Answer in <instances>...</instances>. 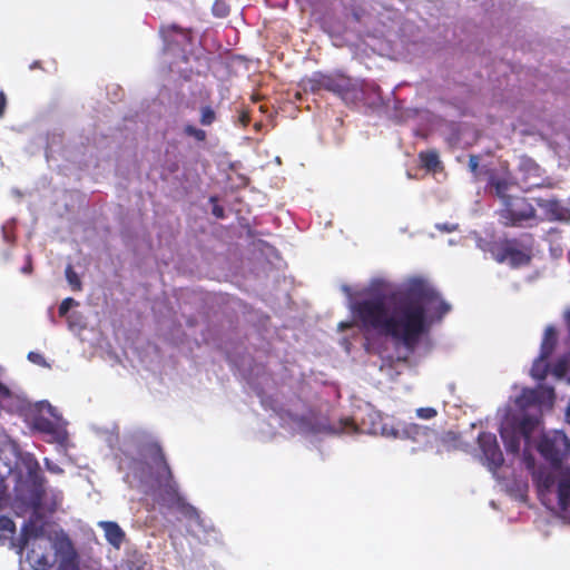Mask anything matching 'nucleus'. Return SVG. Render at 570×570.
<instances>
[{
  "label": "nucleus",
  "mask_w": 570,
  "mask_h": 570,
  "mask_svg": "<svg viewBox=\"0 0 570 570\" xmlns=\"http://www.w3.org/2000/svg\"><path fill=\"white\" fill-rule=\"evenodd\" d=\"M384 284L381 279H373L362 291L342 285L353 321L341 322L340 331L373 330L412 348L433 322L450 311V305L424 276L406 277L391 289H386Z\"/></svg>",
  "instance_id": "1"
},
{
  "label": "nucleus",
  "mask_w": 570,
  "mask_h": 570,
  "mask_svg": "<svg viewBox=\"0 0 570 570\" xmlns=\"http://www.w3.org/2000/svg\"><path fill=\"white\" fill-rule=\"evenodd\" d=\"M554 402V390L546 384L522 389L512 403L498 411L500 434L509 453L523 449L522 461L531 473L541 503L570 523V464L537 463L529 453L535 434L540 433V416Z\"/></svg>",
  "instance_id": "2"
},
{
  "label": "nucleus",
  "mask_w": 570,
  "mask_h": 570,
  "mask_svg": "<svg viewBox=\"0 0 570 570\" xmlns=\"http://www.w3.org/2000/svg\"><path fill=\"white\" fill-rule=\"evenodd\" d=\"M119 469L125 473V482L131 488L187 518L189 531L199 540L209 543L215 539L212 525L178 492L161 449L150 433L139 428L126 432L120 444Z\"/></svg>",
  "instance_id": "3"
},
{
  "label": "nucleus",
  "mask_w": 570,
  "mask_h": 570,
  "mask_svg": "<svg viewBox=\"0 0 570 570\" xmlns=\"http://www.w3.org/2000/svg\"><path fill=\"white\" fill-rule=\"evenodd\" d=\"M26 550V560L35 570H47L55 561L58 570H79L78 554L70 539L61 531L51 533L45 524L29 521L22 528L18 553Z\"/></svg>",
  "instance_id": "4"
},
{
  "label": "nucleus",
  "mask_w": 570,
  "mask_h": 570,
  "mask_svg": "<svg viewBox=\"0 0 570 570\" xmlns=\"http://www.w3.org/2000/svg\"><path fill=\"white\" fill-rule=\"evenodd\" d=\"M271 415V424H279L284 430L292 434H302L306 438L317 435L320 433H342L352 435L360 431V428L350 419H343L338 425L333 430L328 429L325 424L320 423L314 414L298 415L289 411L281 410L275 411ZM362 431L373 435H381L386 439H396L397 424L387 421L380 412L370 411L366 417L362 421Z\"/></svg>",
  "instance_id": "5"
},
{
  "label": "nucleus",
  "mask_w": 570,
  "mask_h": 570,
  "mask_svg": "<svg viewBox=\"0 0 570 570\" xmlns=\"http://www.w3.org/2000/svg\"><path fill=\"white\" fill-rule=\"evenodd\" d=\"M8 449L14 454V466L9 465V471L16 480L17 497L35 510L43 492L39 463L31 453L18 452L16 444H9Z\"/></svg>",
  "instance_id": "6"
},
{
  "label": "nucleus",
  "mask_w": 570,
  "mask_h": 570,
  "mask_svg": "<svg viewBox=\"0 0 570 570\" xmlns=\"http://www.w3.org/2000/svg\"><path fill=\"white\" fill-rule=\"evenodd\" d=\"M491 188L501 198L504 208L500 213L501 222L504 225H531L534 220V209L523 198H511L507 195L509 183L505 179L491 178Z\"/></svg>",
  "instance_id": "7"
},
{
  "label": "nucleus",
  "mask_w": 570,
  "mask_h": 570,
  "mask_svg": "<svg viewBox=\"0 0 570 570\" xmlns=\"http://www.w3.org/2000/svg\"><path fill=\"white\" fill-rule=\"evenodd\" d=\"M35 409L37 415L33 419V426L38 431L51 436L53 441L63 443L68 436L66 430L67 422L63 420L58 409L47 401L38 402Z\"/></svg>",
  "instance_id": "8"
},
{
  "label": "nucleus",
  "mask_w": 570,
  "mask_h": 570,
  "mask_svg": "<svg viewBox=\"0 0 570 570\" xmlns=\"http://www.w3.org/2000/svg\"><path fill=\"white\" fill-rule=\"evenodd\" d=\"M535 446L551 464H561L570 459V441L562 431L552 430L541 433Z\"/></svg>",
  "instance_id": "9"
},
{
  "label": "nucleus",
  "mask_w": 570,
  "mask_h": 570,
  "mask_svg": "<svg viewBox=\"0 0 570 570\" xmlns=\"http://www.w3.org/2000/svg\"><path fill=\"white\" fill-rule=\"evenodd\" d=\"M316 77L321 87L336 94L347 104H354L362 99V86L356 79L343 75H318Z\"/></svg>",
  "instance_id": "10"
},
{
  "label": "nucleus",
  "mask_w": 570,
  "mask_h": 570,
  "mask_svg": "<svg viewBox=\"0 0 570 570\" xmlns=\"http://www.w3.org/2000/svg\"><path fill=\"white\" fill-rule=\"evenodd\" d=\"M478 449L480 450V461L489 469L493 475L503 463V454L500 450L495 434L482 432L478 435Z\"/></svg>",
  "instance_id": "11"
},
{
  "label": "nucleus",
  "mask_w": 570,
  "mask_h": 570,
  "mask_svg": "<svg viewBox=\"0 0 570 570\" xmlns=\"http://www.w3.org/2000/svg\"><path fill=\"white\" fill-rule=\"evenodd\" d=\"M557 341V333L553 326H547L544 330L540 355L534 360L530 374L534 380H543L549 368V364L547 358L550 356L554 348V344Z\"/></svg>",
  "instance_id": "12"
},
{
  "label": "nucleus",
  "mask_w": 570,
  "mask_h": 570,
  "mask_svg": "<svg viewBox=\"0 0 570 570\" xmlns=\"http://www.w3.org/2000/svg\"><path fill=\"white\" fill-rule=\"evenodd\" d=\"M396 433V439H409L424 445L431 443L436 438L435 431L416 423L399 422Z\"/></svg>",
  "instance_id": "13"
},
{
  "label": "nucleus",
  "mask_w": 570,
  "mask_h": 570,
  "mask_svg": "<svg viewBox=\"0 0 570 570\" xmlns=\"http://www.w3.org/2000/svg\"><path fill=\"white\" fill-rule=\"evenodd\" d=\"M495 257L498 262L507 263L512 267L523 266L530 261L529 253L525 249L518 248L512 243H507Z\"/></svg>",
  "instance_id": "14"
},
{
  "label": "nucleus",
  "mask_w": 570,
  "mask_h": 570,
  "mask_svg": "<svg viewBox=\"0 0 570 570\" xmlns=\"http://www.w3.org/2000/svg\"><path fill=\"white\" fill-rule=\"evenodd\" d=\"M98 525L104 530L106 540L116 549L121 547L125 532L112 521H100Z\"/></svg>",
  "instance_id": "15"
},
{
  "label": "nucleus",
  "mask_w": 570,
  "mask_h": 570,
  "mask_svg": "<svg viewBox=\"0 0 570 570\" xmlns=\"http://www.w3.org/2000/svg\"><path fill=\"white\" fill-rule=\"evenodd\" d=\"M539 205L546 209L550 219L554 220H570V210L558 200H542Z\"/></svg>",
  "instance_id": "16"
},
{
  "label": "nucleus",
  "mask_w": 570,
  "mask_h": 570,
  "mask_svg": "<svg viewBox=\"0 0 570 570\" xmlns=\"http://www.w3.org/2000/svg\"><path fill=\"white\" fill-rule=\"evenodd\" d=\"M505 491L515 500L524 502L528 497L529 485L528 482L523 479L508 480L503 484Z\"/></svg>",
  "instance_id": "17"
},
{
  "label": "nucleus",
  "mask_w": 570,
  "mask_h": 570,
  "mask_svg": "<svg viewBox=\"0 0 570 570\" xmlns=\"http://www.w3.org/2000/svg\"><path fill=\"white\" fill-rule=\"evenodd\" d=\"M400 17L397 11L384 8V11L379 13V21L383 27L387 28L389 31H392L397 24Z\"/></svg>",
  "instance_id": "18"
},
{
  "label": "nucleus",
  "mask_w": 570,
  "mask_h": 570,
  "mask_svg": "<svg viewBox=\"0 0 570 570\" xmlns=\"http://www.w3.org/2000/svg\"><path fill=\"white\" fill-rule=\"evenodd\" d=\"M16 532V525L13 521L7 517H0V544H3L7 540H11Z\"/></svg>",
  "instance_id": "19"
},
{
  "label": "nucleus",
  "mask_w": 570,
  "mask_h": 570,
  "mask_svg": "<svg viewBox=\"0 0 570 570\" xmlns=\"http://www.w3.org/2000/svg\"><path fill=\"white\" fill-rule=\"evenodd\" d=\"M86 324V318L79 312H73L68 317V327L76 335L80 334Z\"/></svg>",
  "instance_id": "20"
},
{
  "label": "nucleus",
  "mask_w": 570,
  "mask_h": 570,
  "mask_svg": "<svg viewBox=\"0 0 570 570\" xmlns=\"http://www.w3.org/2000/svg\"><path fill=\"white\" fill-rule=\"evenodd\" d=\"M420 159L422 165L430 170H435L440 163L435 151L421 153Z\"/></svg>",
  "instance_id": "21"
},
{
  "label": "nucleus",
  "mask_w": 570,
  "mask_h": 570,
  "mask_svg": "<svg viewBox=\"0 0 570 570\" xmlns=\"http://www.w3.org/2000/svg\"><path fill=\"white\" fill-rule=\"evenodd\" d=\"M66 278L69 283V285L72 287V289H80L81 287V283H80V279L77 275V273L72 269V267L70 265L67 266L66 268Z\"/></svg>",
  "instance_id": "22"
},
{
  "label": "nucleus",
  "mask_w": 570,
  "mask_h": 570,
  "mask_svg": "<svg viewBox=\"0 0 570 570\" xmlns=\"http://www.w3.org/2000/svg\"><path fill=\"white\" fill-rule=\"evenodd\" d=\"M438 411L434 407H420L416 410V416L421 420H431L436 416Z\"/></svg>",
  "instance_id": "23"
},
{
  "label": "nucleus",
  "mask_w": 570,
  "mask_h": 570,
  "mask_svg": "<svg viewBox=\"0 0 570 570\" xmlns=\"http://www.w3.org/2000/svg\"><path fill=\"white\" fill-rule=\"evenodd\" d=\"M213 12L217 17H225L228 13V8L225 2L217 0L213 6Z\"/></svg>",
  "instance_id": "24"
},
{
  "label": "nucleus",
  "mask_w": 570,
  "mask_h": 570,
  "mask_svg": "<svg viewBox=\"0 0 570 570\" xmlns=\"http://www.w3.org/2000/svg\"><path fill=\"white\" fill-rule=\"evenodd\" d=\"M215 119V114L210 108H203L200 121L203 125L208 126Z\"/></svg>",
  "instance_id": "25"
},
{
  "label": "nucleus",
  "mask_w": 570,
  "mask_h": 570,
  "mask_svg": "<svg viewBox=\"0 0 570 570\" xmlns=\"http://www.w3.org/2000/svg\"><path fill=\"white\" fill-rule=\"evenodd\" d=\"M185 131L187 135L195 137L197 140H204L206 137L204 130L195 128L194 126H186Z\"/></svg>",
  "instance_id": "26"
},
{
  "label": "nucleus",
  "mask_w": 570,
  "mask_h": 570,
  "mask_svg": "<svg viewBox=\"0 0 570 570\" xmlns=\"http://www.w3.org/2000/svg\"><path fill=\"white\" fill-rule=\"evenodd\" d=\"M76 305V301L73 298H66L61 302L60 306H59V314L61 316H65L69 309Z\"/></svg>",
  "instance_id": "27"
},
{
  "label": "nucleus",
  "mask_w": 570,
  "mask_h": 570,
  "mask_svg": "<svg viewBox=\"0 0 570 570\" xmlns=\"http://www.w3.org/2000/svg\"><path fill=\"white\" fill-rule=\"evenodd\" d=\"M479 166V157L478 156H471L469 159V167L472 173H475Z\"/></svg>",
  "instance_id": "28"
},
{
  "label": "nucleus",
  "mask_w": 570,
  "mask_h": 570,
  "mask_svg": "<svg viewBox=\"0 0 570 570\" xmlns=\"http://www.w3.org/2000/svg\"><path fill=\"white\" fill-rule=\"evenodd\" d=\"M28 358H29L31 362L37 363V364H41V363H42V361H43V357H42L40 354L35 353V352H30V353L28 354Z\"/></svg>",
  "instance_id": "29"
},
{
  "label": "nucleus",
  "mask_w": 570,
  "mask_h": 570,
  "mask_svg": "<svg viewBox=\"0 0 570 570\" xmlns=\"http://www.w3.org/2000/svg\"><path fill=\"white\" fill-rule=\"evenodd\" d=\"M522 166L525 167L527 169L531 170V171H538L539 170L538 166L531 159L523 160Z\"/></svg>",
  "instance_id": "30"
},
{
  "label": "nucleus",
  "mask_w": 570,
  "mask_h": 570,
  "mask_svg": "<svg viewBox=\"0 0 570 570\" xmlns=\"http://www.w3.org/2000/svg\"><path fill=\"white\" fill-rule=\"evenodd\" d=\"M46 465H47V469L52 473L61 472V469L57 464L51 463L48 459H46Z\"/></svg>",
  "instance_id": "31"
},
{
  "label": "nucleus",
  "mask_w": 570,
  "mask_h": 570,
  "mask_svg": "<svg viewBox=\"0 0 570 570\" xmlns=\"http://www.w3.org/2000/svg\"><path fill=\"white\" fill-rule=\"evenodd\" d=\"M455 225H452V224H439L436 225V228L442 230V232H452L455 229Z\"/></svg>",
  "instance_id": "32"
},
{
  "label": "nucleus",
  "mask_w": 570,
  "mask_h": 570,
  "mask_svg": "<svg viewBox=\"0 0 570 570\" xmlns=\"http://www.w3.org/2000/svg\"><path fill=\"white\" fill-rule=\"evenodd\" d=\"M6 97L2 92H0V116H2L6 108Z\"/></svg>",
  "instance_id": "33"
},
{
  "label": "nucleus",
  "mask_w": 570,
  "mask_h": 570,
  "mask_svg": "<svg viewBox=\"0 0 570 570\" xmlns=\"http://www.w3.org/2000/svg\"><path fill=\"white\" fill-rule=\"evenodd\" d=\"M2 234H3V238H4L6 240H9V239H10L11 235H10V230H9V226H8V225H4V226L2 227Z\"/></svg>",
  "instance_id": "34"
},
{
  "label": "nucleus",
  "mask_w": 570,
  "mask_h": 570,
  "mask_svg": "<svg viewBox=\"0 0 570 570\" xmlns=\"http://www.w3.org/2000/svg\"><path fill=\"white\" fill-rule=\"evenodd\" d=\"M9 390L0 383V399L7 397Z\"/></svg>",
  "instance_id": "35"
},
{
  "label": "nucleus",
  "mask_w": 570,
  "mask_h": 570,
  "mask_svg": "<svg viewBox=\"0 0 570 570\" xmlns=\"http://www.w3.org/2000/svg\"><path fill=\"white\" fill-rule=\"evenodd\" d=\"M214 214H215L217 217H222V216H223V209H222V208H217V207H215V208H214Z\"/></svg>",
  "instance_id": "36"
},
{
  "label": "nucleus",
  "mask_w": 570,
  "mask_h": 570,
  "mask_svg": "<svg viewBox=\"0 0 570 570\" xmlns=\"http://www.w3.org/2000/svg\"><path fill=\"white\" fill-rule=\"evenodd\" d=\"M22 272H23V273H26V274H28V273H30V272H31V265H30V263H29L28 265H26V266L22 268Z\"/></svg>",
  "instance_id": "37"
},
{
  "label": "nucleus",
  "mask_w": 570,
  "mask_h": 570,
  "mask_svg": "<svg viewBox=\"0 0 570 570\" xmlns=\"http://www.w3.org/2000/svg\"><path fill=\"white\" fill-rule=\"evenodd\" d=\"M342 344L344 345L345 351L348 352L350 351V346H348V343H347L346 338H343Z\"/></svg>",
  "instance_id": "38"
},
{
  "label": "nucleus",
  "mask_w": 570,
  "mask_h": 570,
  "mask_svg": "<svg viewBox=\"0 0 570 570\" xmlns=\"http://www.w3.org/2000/svg\"><path fill=\"white\" fill-rule=\"evenodd\" d=\"M178 36H180L184 39H186L188 37L187 32L183 31V30L179 31Z\"/></svg>",
  "instance_id": "39"
},
{
  "label": "nucleus",
  "mask_w": 570,
  "mask_h": 570,
  "mask_svg": "<svg viewBox=\"0 0 570 570\" xmlns=\"http://www.w3.org/2000/svg\"><path fill=\"white\" fill-rule=\"evenodd\" d=\"M459 446H460V449H463V450L472 449V446H471L470 444H463V443H462V444H460Z\"/></svg>",
  "instance_id": "40"
},
{
  "label": "nucleus",
  "mask_w": 570,
  "mask_h": 570,
  "mask_svg": "<svg viewBox=\"0 0 570 570\" xmlns=\"http://www.w3.org/2000/svg\"><path fill=\"white\" fill-rule=\"evenodd\" d=\"M112 439H114V433H111V434L109 435V438L107 439V441H108L109 443H111Z\"/></svg>",
  "instance_id": "41"
},
{
  "label": "nucleus",
  "mask_w": 570,
  "mask_h": 570,
  "mask_svg": "<svg viewBox=\"0 0 570 570\" xmlns=\"http://www.w3.org/2000/svg\"><path fill=\"white\" fill-rule=\"evenodd\" d=\"M262 404H263L264 406H267V403H266V401H265V400H263V401H262Z\"/></svg>",
  "instance_id": "42"
}]
</instances>
